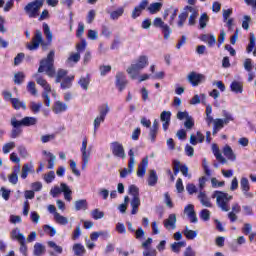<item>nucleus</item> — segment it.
<instances>
[{"label": "nucleus", "mask_w": 256, "mask_h": 256, "mask_svg": "<svg viewBox=\"0 0 256 256\" xmlns=\"http://www.w3.org/2000/svg\"><path fill=\"white\" fill-rule=\"evenodd\" d=\"M11 103H12V105H13V107H14V109H26V105H25V103H23V102H21L19 99H17V98H13V99H11Z\"/></svg>", "instance_id": "603ef678"}, {"label": "nucleus", "mask_w": 256, "mask_h": 256, "mask_svg": "<svg viewBox=\"0 0 256 256\" xmlns=\"http://www.w3.org/2000/svg\"><path fill=\"white\" fill-rule=\"evenodd\" d=\"M240 189L246 199H252L253 193L249 192L251 190V185L249 184V179H247V177H242L240 179Z\"/></svg>", "instance_id": "f8f14e48"}, {"label": "nucleus", "mask_w": 256, "mask_h": 256, "mask_svg": "<svg viewBox=\"0 0 256 256\" xmlns=\"http://www.w3.org/2000/svg\"><path fill=\"white\" fill-rule=\"evenodd\" d=\"M28 93L32 94L34 97H37V88L35 87V82H29L27 85Z\"/></svg>", "instance_id": "13d9d810"}, {"label": "nucleus", "mask_w": 256, "mask_h": 256, "mask_svg": "<svg viewBox=\"0 0 256 256\" xmlns=\"http://www.w3.org/2000/svg\"><path fill=\"white\" fill-rule=\"evenodd\" d=\"M33 253L35 256H41L45 254V246L39 242L34 245Z\"/></svg>", "instance_id": "c9c22d12"}, {"label": "nucleus", "mask_w": 256, "mask_h": 256, "mask_svg": "<svg viewBox=\"0 0 256 256\" xmlns=\"http://www.w3.org/2000/svg\"><path fill=\"white\" fill-rule=\"evenodd\" d=\"M31 169H33V165L24 164L21 170V178L27 179V175L31 173Z\"/></svg>", "instance_id": "49530a36"}, {"label": "nucleus", "mask_w": 256, "mask_h": 256, "mask_svg": "<svg viewBox=\"0 0 256 256\" xmlns=\"http://www.w3.org/2000/svg\"><path fill=\"white\" fill-rule=\"evenodd\" d=\"M110 149L114 157H120V159H125V157H127L125 154V148H123V144L119 142H112L110 144Z\"/></svg>", "instance_id": "9d476101"}, {"label": "nucleus", "mask_w": 256, "mask_h": 256, "mask_svg": "<svg viewBox=\"0 0 256 256\" xmlns=\"http://www.w3.org/2000/svg\"><path fill=\"white\" fill-rule=\"evenodd\" d=\"M205 80V76L203 74H199L197 72H190L187 76V81L193 85V87H197L201 81Z\"/></svg>", "instance_id": "4468645a"}, {"label": "nucleus", "mask_w": 256, "mask_h": 256, "mask_svg": "<svg viewBox=\"0 0 256 256\" xmlns=\"http://www.w3.org/2000/svg\"><path fill=\"white\" fill-rule=\"evenodd\" d=\"M87 49V41L85 39H82L80 43L76 44V51L77 53H82V51H85Z\"/></svg>", "instance_id": "6e6d98bb"}, {"label": "nucleus", "mask_w": 256, "mask_h": 256, "mask_svg": "<svg viewBox=\"0 0 256 256\" xmlns=\"http://www.w3.org/2000/svg\"><path fill=\"white\" fill-rule=\"evenodd\" d=\"M44 231L47 233V235H50V237H55L57 235V229L51 225H44L43 226Z\"/></svg>", "instance_id": "de8ad7c7"}, {"label": "nucleus", "mask_w": 256, "mask_h": 256, "mask_svg": "<svg viewBox=\"0 0 256 256\" xmlns=\"http://www.w3.org/2000/svg\"><path fill=\"white\" fill-rule=\"evenodd\" d=\"M55 179V172L54 171H50L47 174L44 175V181H46V183H53V180Z\"/></svg>", "instance_id": "69168bd1"}, {"label": "nucleus", "mask_w": 256, "mask_h": 256, "mask_svg": "<svg viewBox=\"0 0 256 256\" xmlns=\"http://www.w3.org/2000/svg\"><path fill=\"white\" fill-rule=\"evenodd\" d=\"M75 211H87L89 204L87 203L86 199L77 200L74 203Z\"/></svg>", "instance_id": "c85d7f7f"}, {"label": "nucleus", "mask_w": 256, "mask_h": 256, "mask_svg": "<svg viewBox=\"0 0 256 256\" xmlns=\"http://www.w3.org/2000/svg\"><path fill=\"white\" fill-rule=\"evenodd\" d=\"M99 71H100V75L102 77H105L107 73L111 72V65H102L100 66Z\"/></svg>", "instance_id": "0e129e2a"}, {"label": "nucleus", "mask_w": 256, "mask_h": 256, "mask_svg": "<svg viewBox=\"0 0 256 256\" xmlns=\"http://www.w3.org/2000/svg\"><path fill=\"white\" fill-rule=\"evenodd\" d=\"M91 83V77L89 75L80 77L78 85L84 90L89 91V84Z\"/></svg>", "instance_id": "b1692460"}, {"label": "nucleus", "mask_w": 256, "mask_h": 256, "mask_svg": "<svg viewBox=\"0 0 256 256\" xmlns=\"http://www.w3.org/2000/svg\"><path fill=\"white\" fill-rule=\"evenodd\" d=\"M123 13H125V10L123 8H118L117 10L110 13V18L115 21L119 19Z\"/></svg>", "instance_id": "8fccbe9b"}, {"label": "nucleus", "mask_w": 256, "mask_h": 256, "mask_svg": "<svg viewBox=\"0 0 256 256\" xmlns=\"http://www.w3.org/2000/svg\"><path fill=\"white\" fill-rule=\"evenodd\" d=\"M196 135L197 136H195L194 134L190 135L191 145H197V143H203V141H205V136L200 131H198Z\"/></svg>", "instance_id": "a878e982"}, {"label": "nucleus", "mask_w": 256, "mask_h": 256, "mask_svg": "<svg viewBox=\"0 0 256 256\" xmlns=\"http://www.w3.org/2000/svg\"><path fill=\"white\" fill-rule=\"evenodd\" d=\"M105 122V118L103 116L99 115L94 119V130L97 131L99 127H101V123Z\"/></svg>", "instance_id": "bf43d9fd"}, {"label": "nucleus", "mask_w": 256, "mask_h": 256, "mask_svg": "<svg viewBox=\"0 0 256 256\" xmlns=\"http://www.w3.org/2000/svg\"><path fill=\"white\" fill-rule=\"evenodd\" d=\"M147 7H149V0H142L139 5L135 6L132 10V19H137V17H141V13H143V11L147 9Z\"/></svg>", "instance_id": "ddd939ff"}, {"label": "nucleus", "mask_w": 256, "mask_h": 256, "mask_svg": "<svg viewBox=\"0 0 256 256\" xmlns=\"http://www.w3.org/2000/svg\"><path fill=\"white\" fill-rule=\"evenodd\" d=\"M153 25H154V27H159L160 29H162V31L164 33V39H169V37H171L172 30L169 27V25H167V24H165V22H163V19L155 18L153 21Z\"/></svg>", "instance_id": "9b49d317"}, {"label": "nucleus", "mask_w": 256, "mask_h": 256, "mask_svg": "<svg viewBox=\"0 0 256 256\" xmlns=\"http://www.w3.org/2000/svg\"><path fill=\"white\" fill-rule=\"evenodd\" d=\"M147 167H149V157H145L142 159L141 163L138 165L137 169V177H145V173H147Z\"/></svg>", "instance_id": "a211bd4d"}, {"label": "nucleus", "mask_w": 256, "mask_h": 256, "mask_svg": "<svg viewBox=\"0 0 256 256\" xmlns=\"http://www.w3.org/2000/svg\"><path fill=\"white\" fill-rule=\"evenodd\" d=\"M147 65H149V58L147 56H140L135 63L127 68L126 71L131 79H137L139 72L143 71Z\"/></svg>", "instance_id": "20e7f679"}, {"label": "nucleus", "mask_w": 256, "mask_h": 256, "mask_svg": "<svg viewBox=\"0 0 256 256\" xmlns=\"http://www.w3.org/2000/svg\"><path fill=\"white\" fill-rule=\"evenodd\" d=\"M47 245L48 247H50V249H53L55 253H58V254L63 253V247L57 245V243L53 241H48Z\"/></svg>", "instance_id": "3c124183"}, {"label": "nucleus", "mask_w": 256, "mask_h": 256, "mask_svg": "<svg viewBox=\"0 0 256 256\" xmlns=\"http://www.w3.org/2000/svg\"><path fill=\"white\" fill-rule=\"evenodd\" d=\"M43 0H35L33 2L28 3L24 7V11L30 19H35L36 17H39V11L41 10V7H43Z\"/></svg>", "instance_id": "423d86ee"}, {"label": "nucleus", "mask_w": 256, "mask_h": 256, "mask_svg": "<svg viewBox=\"0 0 256 256\" xmlns=\"http://www.w3.org/2000/svg\"><path fill=\"white\" fill-rule=\"evenodd\" d=\"M20 245L19 251L22 253V255L27 256V244L25 243V240H21L18 242Z\"/></svg>", "instance_id": "774afa93"}, {"label": "nucleus", "mask_w": 256, "mask_h": 256, "mask_svg": "<svg viewBox=\"0 0 256 256\" xmlns=\"http://www.w3.org/2000/svg\"><path fill=\"white\" fill-rule=\"evenodd\" d=\"M244 69L248 73H251L253 71V63L251 61V58L245 59V61H244Z\"/></svg>", "instance_id": "052dcab7"}, {"label": "nucleus", "mask_w": 256, "mask_h": 256, "mask_svg": "<svg viewBox=\"0 0 256 256\" xmlns=\"http://www.w3.org/2000/svg\"><path fill=\"white\" fill-rule=\"evenodd\" d=\"M232 211L228 213V219L231 221V223H235L239 217L237 214L241 213V206L239 203L235 202L232 204L231 207Z\"/></svg>", "instance_id": "f3484780"}, {"label": "nucleus", "mask_w": 256, "mask_h": 256, "mask_svg": "<svg viewBox=\"0 0 256 256\" xmlns=\"http://www.w3.org/2000/svg\"><path fill=\"white\" fill-rule=\"evenodd\" d=\"M129 195L132 196L130 205L132 207L131 215H137L139 213V207H141V197L139 196V188L135 185L129 186Z\"/></svg>", "instance_id": "39448f33"}, {"label": "nucleus", "mask_w": 256, "mask_h": 256, "mask_svg": "<svg viewBox=\"0 0 256 256\" xmlns=\"http://www.w3.org/2000/svg\"><path fill=\"white\" fill-rule=\"evenodd\" d=\"M111 111V108H109V104H103L99 109V115L100 117H107V114Z\"/></svg>", "instance_id": "864d4df0"}, {"label": "nucleus", "mask_w": 256, "mask_h": 256, "mask_svg": "<svg viewBox=\"0 0 256 256\" xmlns=\"http://www.w3.org/2000/svg\"><path fill=\"white\" fill-rule=\"evenodd\" d=\"M43 30L48 42L43 41V32H41V30H36L32 42L26 45L29 51H36V49H39L40 45L43 51H47L49 45H51V42L53 41V32H51V28H49L47 23L43 24Z\"/></svg>", "instance_id": "f257e3e1"}, {"label": "nucleus", "mask_w": 256, "mask_h": 256, "mask_svg": "<svg viewBox=\"0 0 256 256\" xmlns=\"http://www.w3.org/2000/svg\"><path fill=\"white\" fill-rule=\"evenodd\" d=\"M10 124L12 127H31V125H37V118L26 116L19 121L15 116H13L10 120Z\"/></svg>", "instance_id": "0eeeda50"}, {"label": "nucleus", "mask_w": 256, "mask_h": 256, "mask_svg": "<svg viewBox=\"0 0 256 256\" xmlns=\"http://www.w3.org/2000/svg\"><path fill=\"white\" fill-rule=\"evenodd\" d=\"M34 77L36 79V83L40 85V87H43L44 91H51V85H49L47 80L39 76V74H35Z\"/></svg>", "instance_id": "5701e85b"}, {"label": "nucleus", "mask_w": 256, "mask_h": 256, "mask_svg": "<svg viewBox=\"0 0 256 256\" xmlns=\"http://www.w3.org/2000/svg\"><path fill=\"white\" fill-rule=\"evenodd\" d=\"M161 7H163V4L161 2H154L152 4H148V7L146 8L151 15H155V13H159L161 11Z\"/></svg>", "instance_id": "bb28decb"}, {"label": "nucleus", "mask_w": 256, "mask_h": 256, "mask_svg": "<svg viewBox=\"0 0 256 256\" xmlns=\"http://www.w3.org/2000/svg\"><path fill=\"white\" fill-rule=\"evenodd\" d=\"M208 23H209V16L207 15V13L201 14L199 18L200 29H205Z\"/></svg>", "instance_id": "79ce46f5"}, {"label": "nucleus", "mask_w": 256, "mask_h": 256, "mask_svg": "<svg viewBox=\"0 0 256 256\" xmlns=\"http://www.w3.org/2000/svg\"><path fill=\"white\" fill-rule=\"evenodd\" d=\"M68 108L67 104L61 102V101H56L54 106H53V111L58 115V113H63Z\"/></svg>", "instance_id": "7c9ffc66"}, {"label": "nucleus", "mask_w": 256, "mask_h": 256, "mask_svg": "<svg viewBox=\"0 0 256 256\" xmlns=\"http://www.w3.org/2000/svg\"><path fill=\"white\" fill-rule=\"evenodd\" d=\"M187 17H189V12L187 10H184V12L179 14L178 27H183V25H185V21H187Z\"/></svg>", "instance_id": "a18cd8bd"}, {"label": "nucleus", "mask_w": 256, "mask_h": 256, "mask_svg": "<svg viewBox=\"0 0 256 256\" xmlns=\"http://www.w3.org/2000/svg\"><path fill=\"white\" fill-rule=\"evenodd\" d=\"M230 89L233 91V93H243V83L233 81L230 85Z\"/></svg>", "instance_id": "72a5a7b5"}, {"label": "nucleus", "mask_w": 256, "mask_h": 256, "mask_svg": "<svg viewBox=\"0 0 256 256\" xmlns=\"http://www.w3.org/2000/svg\"><path fill=\"white\" fill-rule=\"evenodd\" d=\"M55 51L51 50L46 58L40 61L38 73H45L48 77H55Z\"/></svg>", "instance_id": "f03ea898"}, {"label": "nucleus", "mask_w": 256, "mask_h": 256, "mask_svg": "<svg viewBox=\"0 0 256 256\" xmlns=\"http://www.w3.org/2000/svg\"><path fill=\"white\" fill-rule=\"evenodd\" d=\"M13 149H15V142H8L4 144L2 151L5 155H7V153H9Z\"/></svg>", "instance_id": "4d7b16f0"}, {"label": "nucleus", "mask_w": 256, "mask_h": 256, "mask_svg": "<svg viewBox=\"0 0 256 256\" xmlns=\"http://www.w3.org/2000/svg\"><path fill=\"white\" fill-rule=\"evenodd\" d=\"M160 121L163 122L162 127L164 131L169 129V125L171 124V113L169 111H163L160 114Z\"/></svg>", "instance_id": "aec40b11"}, {"label": "nucleus", "mask_w": 256, "mask_h": 256, "mask_svg": "<svg viewBox=\"0 0 256 256\" xmlns=\"http://www.w3.org/2000/svg\"><path fill=\"white\" fill-rule=\"evenodd\" d=\"M116 87H118L119 91H123L127 87V78L122 72L116 74Z\"/></svg>", "instance_id": "6ab92c4d"}, {"label": "nucleus", "mask_w": 256, "mask_h": 256, "mask_svg": "<svg viewBox=\"0 0 256 256\" xmlns=\"http://www.w3.org/2000/svg\"><path fill=\"white\" fill-rule=\"evenodd\" d=\"M60 187H62V193H64V198L66 201H71V193H73L71 188H69V186L65 183H61Z\"/></svg>", "instance_id": "473e14b6"}, {"label": "nucleus", "mask_w": 256, "mask_h": 256, "mask_svg": "<svg viewBox=\"0 0 256 256\" xmlns=\"http://www.w3.org/2000/svg\"><path fill=\"white\" fill-rule=\"evenodd\" d=\"M67 77V70L59 69L56 74L55 83H61Z\"/></svg>", "instance_id": "37998d69"}, {"label": "nucleus", "mask_w": 256, "mask_h": 256, "mask_svg": "<svg viewBox=\"0 0 256 256\" xmlns=\"http://www.w3.org/2000/svg\"><path fill=\"white\" fill-rule=\"evenodd\" d=\"M212 199H216V203L221 211L229 212L231 211L230 201L233 199L232 195L225 193L223 191H214L212 194Z\"/></svg>", "instance_id": "7ed1b4c3"}, {"label": "nucleus", "mask_w": 256, "mask_h": 256, "mask_svg": "<svg viewBox=\"0 0 256 256\" xmlns=\"http://www.w3.org/2000/svg\"><path fill=\"white\" fill-rule=\"evenodd\" d=\"M41 107H43V104L41 103H35V102L30 103V109L34 113H39V111H41Z\"/></svg>", "instance_id": "e2e57ef3"}, {"label": "nucleus", "mask_w": 256, "mask_h": 256, "mask_svg": "<svg viewBox=\"0 0 256 256\" xmlns=\"http://www.w3.org/2000/svg\"><path fill=\"white\" fill-rule=\"evenodd\" d=\"M81 61V54L79 52H72L67 59V63H79Z\"/></svg>", "instance_id": "a19ab883"}, {"label": "nucleus", "mask_w": 256, "mask_h": 256, "mask_svg": "<svg viewBox=\"0 0 256 256\" xmlns=\"http://www.w3.org/2000/svg\"><path fill=\"white\" fill-rule=\"evenodd\" d=\"M198 199L203 207H213V204H211V200L209 199V197H207V194L205 192L200 191L198 194Z\"/></svg>", "instance_id": "4be33fe9"}, {"label": "nucleus", "mask_w": 256, "mask_h": 256, "mask_svg": "<svg viewBox=\"0 0 256 256\" xmlns=\"http://www.w3.org/2000/svg\"><path fill=\"white\" fill-rule=\"evenodd\" d=\"M223 154L226 156L228 161H237V155H235V152H233V149L231 148V146L226 145L223 148Z\"/></svg>", "instance_id": "412c9836"}, {"label": "nucleus", "mask_w": 256, "mask_h": 256, "mask_svg": "<svg viewBox=\"0 0 256 256\" xmlns=\"http://www.w3.org/2000/svg\"><path fill=\"white\" fill-rule=\"evenodd\" d=\"M183 234L185 235L186 239L193 240L197 237L198 232L195 230H190L188 226L185 227L183 230Z\"/></svg>", "instance_id": "e433bc0d"}, {"label": "nucleus", "mask_w": 256, "mask_h": 256, "mask_svg": "<svg viewBox=\"0 0 256 256\" xmlns=\"http://www.w3.org/2000/svg\"><path fill=\"white\" fill-rule=\"evenodd\" d=\"M163 225L167 231H173L177 229V215L170 214L168 218L163 221Z\"/></svg>", "instance_id": "2eb2a0df"}, {"label": "nucleus", "mask_w": 256, "mask_h": 256, "mask_svg": "<svg viewBox=\"0 0 256 256\" xmlns=\"http://www.w3.org/2000/svg\"><path fill=\"white\" fill-rule=\"evenodd\" d=\"M54 221L58 225H67L69 223V219L60 213H55Z\"/></svg>", "instance_id": "2f4dec72"}, {"label": "nucleus", "mask_w": 256, "mask_h": 256, "mask_svg": "<svg viewBox=\"0 0 256 256\" xmlns=\"http://www.w3.org/2000/svg\"><path fill=\"white\" fill-rule=\"evenodd\" d=\"M255 42H256L255 34L250 33V41H249V44L246 48V51H247V53H252L253 52L254 57H256ZM253 49H254V51H253Z\"/></svg>", "instance_id": "393cba45"}, {"label": "nucleus", "mask_w": 256, "mask_h": 256, "mask_svg": "<svg viewBox=\"0 0 256 256\" xmlns=\"http://www.w3.org/2000/svg\"><path fill=\"white\" fill-rule=\"evenodd\" d=\"M184 11H187L188 15L190 13V16L188 18V25L193 27L197 21V17H199V13L197 12V9H195V7H192V6H186L184 8Z\"/></svg>", "instance_id": "dca6fc26"}, {"label": "nucleus", "mask_w": 256, "mask_h": 256, "mask_svg": "<svg viewBox=\"0 0 256 256\" xmlns=\"http://www.w3.org/2000/svg\"><path fill=\"white\" fill-rule=\"evenodd\" d=\"M81 153H82V171H85L87 169V165H89V157H91V152H87V137H84L82 140V147H81Z\"/></svg>", "instance_id": "1a4fd4ad"}, {"label": "nucleus", "mask_w": 256, "mask_h": 256, "mask_svg": "<svg viewBox=\"0 0 256 256\" xmlns=\"http://www.w3.org/2000/svg\"><path fill=\"white\" fill-rule=\"evenodd\" d=\"M249 23H251V16L245 15L243 17L242 27L246 31H249Z\"/></svg>", "instance_id": "338daca9"}, {"label": "nucleus", "mask_w": 256, "mask_h": 256, "mask_svg": "<svg viewBox=\"0 0 256 256\" xmlns=\"http://www.w3.org/2000/svg\"><path fill=\"white\" fill-rule=\"evenodd\" d=\"M25 81V74L23 72H17L14 74V83L16 85H21Z\"/></svg>", "instance_id": "09e8293b"}, {"label": "nucleus", "mask_w": 256, "mask_h": 256, "mask_svg": "<svg viewBox=\"0 0 256 256\" xmlns=\"http://www.w3.org/2000/svg\"><path fill=\"white\" fill-rule=\"evenodd\" d=\"M128 155L130 157L128 162V168H124L120 171V177L122 179H125L127 175H131L135 169V152H133V149H130L128 152Z\"/></svg>", "instance_id": "6e6552de"}, {"label": "nucleus", "mask_w": 256, "mask_h": 256, "mask_svg": "<svg viewBox=\"0 0 256 256\" xmlns=\"http://www.w3.org/2000/svg\"><path fill=\"white\" fill-rule=\"evenodd\" d=\"M183 247H185V242H174L171 244V250L174 253H179Z\"/></svg>", "instance_id": "5fc2aeb1"}, {"label": "nucleus", "mask_w": 256, "mask_h": 256, "mask_svg": "<svg viewBox=\"0 0 256 256\" xmlns=\"http://www.w3.org/2000/svg\"><path fill=\"white\" fill-rule=\"evenodd\" d=\"M74 79H75L74 76L64 78L61 82V89H71Z\"/></svg>", "instance_id": "4c0bfd02"}, {"label": "nucleus", "mask_w": 256, "mask_h": 256, "mask_svg": "<svg viewBox=\"0 0 256 256\" xmlns=\"http://www.w3.org/2000/svg\"><path fill=\"white\" fill-rule=\"evenodd\" d=\"M222 117H223L222 120L225 123V125H229V123H231V121H235L233 114H231V112H229L227 110L222 111Z\"/></svg>", "instance_id": "f704fd0d"}, {"label": "nucleus", "mask_w": 256, "mask_h": 256, "mask_svg": "<svg viewBox=\"0 0 256 256\" xmlns=\"http://www.w3.org/2000/svg\"><path fill=\"white\" fill-rule=\"evenodd\" d=\"M11 239L18 241L19 243L21 241H25V235L21 233V230L19 228H15L11 232Z\"/></svg>", "instance_id": "c756f323"}, {"label": "nucleus", "mask_w": 256, "mask_h": 256, "mask_svg": "<svg viewBox=\"0 0 256 256\" xmlns=\"http://www.w3.org/2000/svg\"><path fill=\"white\" fill-rule=\"evenodd\" d=\"M213 153L219 163H221L222 165H225L227 163V159L223 157V154H221L219 148H213Z\"/></svg>", "instance_id": "ea45409f"}, {"label": "nucleus", "mask_w": 256, "mask_h": 256, "mask_svg": "<svg viewBox=\"0 0 256 256\" xmlns=\"http://www.w3.org/2000/svg\"><path fill=\"white\" fill-rule=\"evenodd\" d=\"M157 181H159V176H157V172H155V170H150L148 177L149 187H155L157 185Z\"/></svg>", "instance_id": "cd10ccee"}, {"label": "nucleus", "mask_w": 256, "mask_h": 256, "mask_svg": "<svg viewBox=\"0 0 256 256\" xmlns=\"http://www.w3.org/2000/svg\"><path fill=\"white\" fill-rule=\"evenodd\" d=\"M91 217L95 219V221L99 219H103L105 217V212L99 210L98 208L94 209L90 213Z\"/></svg>", "instance_id": "c03bdc74"}, {"label": "nucleus", "mask_w": 256, "mask_h": 256, "mask_svg": "<svg viewBox=\"0 0 256 256\" xmlns=\"http://www.w3.org/2000/svg\"><path fill=\"white\" fill-rule=\"evenodd\" d=\"M72 249L76 256L85 255V246H83L81 243L74 244Z\"/></svg>", "instance_id": "58836bf2"}, {"label": "nucleus", "mask_w": 256, "mask_h": 256, "mask_svg": "<svg viewBox=\"0 0 256 256\" xmlns=\"http://www.w3.org/2000/svg\"><path fill=\"white\" fill-rule=\"evenodd\" d=\"M181 167H183V165H181V162L179 160L173 161L174 175H179V172L181 171Z\"/></svg>", "instance_id": "680f3d73"}]
</instances>
